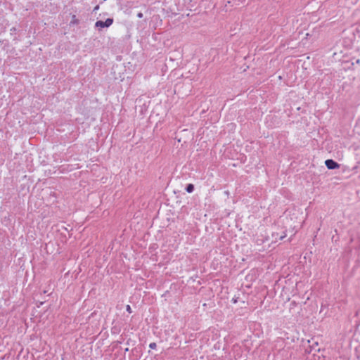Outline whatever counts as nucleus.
I'll return each mask as SVG.
<instances>
[{"label":"nucleus","instance_id":"obj_6","mask_svg":"<svg viewBox=\"0 0 360 360\" xmlns=\"http://www.w3.org/2000/svg\"><path fill=\"white\" fill-rule=\"evenodd\" d=\"M149 347H150V349H155V348H156V343H155V342H152V343H150V344L149 345Z\"/></svg>","mask_w":360,"mask_h":360},{"label":"nucleus","instance_id":"obj_3","mask_svg":"<svg viewBox=\"0 0 360 360\" xmlns=\"http://www.w3.org/2000/svg\"><path fill=\"white\" fill-rule=\"evenodd\" d=\"M193 189H194V186L192 184H189L187 186H186V191L188 193H191L193 191Z\"/></svg>","mask_w":360,"mask_h":360},{"label":"nucleus","instance_id":"obj_10","mask_svg":"<svg viewBox=\"0 0 360 360\" xmlns=\"http://www.w3.org/2000/svg\"><path fill=\"white\" fill-rule=\"evenodd\" d=\"M98 9H99V6H96L94 8V11H97V10H98Z\"/></svg>","mask_w":360,"mask_h":360},{"label":"nucleus","instance_id":"obj_5","mask_svg":"<svg viewBox=\"0 0 360 360\" xmlns=\"http://www.w3.org/2000/svg\"><path fill=\"white\" fill-rule=\"evenodd\" d=\"M286 236H287V235H286V234H285V235H282V234H281V235H280V233H276V239L277 238H278L280 240H281V239L284 238H285V237H286Z\"/></svg>","mask_w":360,"mask_h":360},{"label":"nucleus","instance_id":"obj_7","mask_svg":"<svg viewBox=\"0 0 360 360\" xmlns=\"http://www.w3.org/2000/svg\"><path fill=\"white\" fill-rule=\"evenodd\" d=\"M126 309L127 311L129 312V313H131V308L129 305H127V307H126Z\"/></svg>","mask_w":360,"mask_h":360},{"label":"nucleus","instance_id":"obj_2","mask_svg":"<svg viewBox=\"0 0 360 360\" xmlns=\"http://www.w3.org/2000/svg\"><path fill=\"white\" fill-rule=\"evenodd\" d=\"M325 165L329 169H334L339 167V164L330 159L326 160L325 161Z\"/></svg>","mask_w":360,"mask_h":360},{"label":"nucleus","instance_id":"obj_4","mask_svg":"<svg viewBox=\"0 0 360 360\" xmlns=\"http://www.w3.org/2000/svg\"><path fill=\"white\" fill-rule=\"evenodd\" d=\"M79 22V20L78 19L76 18V15H73L72 16V20H71V23L72 24H77Z\"/></svg>","mask_w":360,"mask_h":360},{"label":"nucleus","instance_id":"obj_8","mask_svg":"<svg viewBox=\"0 0 360 360\" xmlns=\"http://www.w3.org/2000/svg\"><path fill=\"white\" fill-rule=\"evenodd\" d=\"M137 17H138V18H141L143 17V13H141V12H140V13H139L137 14Z\"/></svg>","mask_w":360,"mask_h":360},{"label":"nucleus","instance_id":"obj_9","mask_svg":"<svg viewBox=\"0 0 360 360\" xmlns=\"http://www.w3.org/2000/svg\"><path fill=\"white\" fill-rule=\"evenodd\" d=\"M290 233L291 236H292L294 234V229L292 227H290Z\"/></svg>","mask_w":360,"mask_h":360},{"label":"nucleus","instance_id":"obj_1","mask_svg":"<svg viewBox=\"0 0 360 360\" xmlns=\"http://www.w3.org/2000/svg\"><path fill=\"white\" fill-rule=\"evenodd\" d=\"M113 22V20L112 18H108L105 21L98 20L96 22V27H110Z\"/></svg>","mask_w":360,"mask_h":360}]
</instances>
